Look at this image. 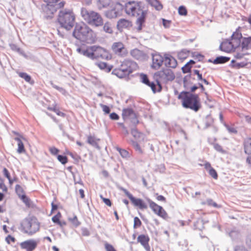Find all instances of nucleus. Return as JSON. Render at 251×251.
<instances>
[{
	"label": "nucleus",
	"mask_w": 251,
	"mask_h": 251,
	"mask_svg": "<svg viewBox=\"0 0 251 251\" xmlns=\"http://www.w3.org/2000/svg\"><path fill=\"white\" fill-rule=\"evenodd\" d=\"M164 62L166 66L175 68L177 65L176 60L172 56L166 55L164 58Z\"/></svg>",
	"instance_id": "aec40b11"
},
{
	"label": "nucleus",
	"mask_w": 251,
	"mask_h": 251,
	"mask_svg": "<svg viewBox=\"0 0 251 251\" xmlns=\"http://www.w3.org/2000/svg\"><path fill=\"white\" fill-rule=\"evenodd\" d=\"M234 53V57L236 59H241L247 54L246 50L243 49L240 46H237Z\"/></svg>",
	"instance_id": "b1692460"
},
{
	"label": "nucleus",
	"mask_w": 251,
	"mask_h": 251,
	"mask_svg": "<svg viewBox=\"0 0 251 251\" xmlns=\"http://www.w3.org/2000/svg\"><path fill=\"white\" fill-rule=\"evenodd\" d=\"M76 51L77 52L83 55L84 56H85L91 59L93 58V46H81L77 48Z\"/></svg>",
	"instance_id": "dca6fc26"
},
{
	"label": "nucleus",
	"mask_w": 251,
	"mask_h": 251,
	"mask_svg": "<svg viewBox=\"0 0 251 251\" xmlns=\"http://www.w3.org/2000/svg\"><path fill=\"white\" fill-rule=\"evenodd\" d=\"M121 190L125 194V195L130 199L133 205L141 209H146L148 208L147 203L141 199L135 198L130 194L126 189L122 188Z\"/></svg>",
	"instance_id": "9d476101"
},
{
	"label": "nucleus",
	"mask_w": 251,
	"mask_h": 251,
	"mask_svg": "<svg viewBox=\"0 0 251 251\" xmlns=\"http://www.w3.org/2000/svg\"><path fill=\"white\" fill-rule=\"evenodd\" d=\"M81 15L87 24L92 26L99 27L102 26L103 24V20L101 15L95 11L82 8L81 9Z\"/></svg>",
	"instance_id": "0eeeda50"
},
{
	"label": "nucleus",
	"mask_w": 251,
	"mask_h": 251,
	"mask_svg": "<svg viewBox=\"0 0 251 251\" xmlns=\"http://www.w3.org/2000/svg\"><path fill=\"white\" fill-rule=\"evenodd\" d=\"M240 47L245 50L251 49V37L243 38Z\"/></svg>",
	"instance_id": "bb28decb"
},
{
	"label": "nucleus",
	"mask_w": 251,
	"mask_h": 251,
	"mask_svg": "<svg viewBox=\"0 0 251 251\" xmlns=\"http://www.w3.org/2000/svg\"><path fill=\"white\" fill-rule=\"evenodd\" d=\"M187 54L184 51H180L178 54V58L180 59H184L187 57Z\"/></svg>",
	"instance_id": "bf43d9fd"
},
{
	"label": "nucleus",
	"mask_w": 251,
	"mask_h": 251,
	"mask_svg": "<svg viewBox=\"0 0 251 251\" xmlns=\"http://www.w3.org/2000/svg\"><path fill=\"white\" fill-rule=\"evenodd\" d=\"M132 26V22L125 19H121L117 23V28L119 30L129 28Z\"/></svg>",
	"instance_id": "4be33fe9"
},
{
	"label": "nucleus",
	"mask_w": 251,
	"mask_h": 251,
	"mask_svg": "<svg viewBox=\"0 0 251 251\" xmlns=\"http://www.w3.org/2000/svg\"><path fill=\"white\" fill-rule=\"evenodd\" d=\"M0 190L3 193H6L8 192V188L4 183V180L0 177Z\"/></svg>",
	"instance_id": "4c0bfd02"
},
{
	"label": "nucleus",
	"mask_w": 251,
	"mask_h": 251,
	"mask_svg": "<svg viewBox=\"0 0 251 251\" xmlns=\"http://www.w3.org/2000/svg\"><path fill=\"white\" fill-rule=\"evenodd\" d=\"M247 65V63L246 62H242L240 63L237 62L235 60H232L230 62V66L232 68L234 69H240L241 68H244Z\"/></svg>",
	"instance_id": "7c9ffc66"
},
{
	"label": "nucleus",
	"mask_w": 251,
	"mask_h": 251,
	"mask_svg": "<svg viewBox=\"0 0 251 251\" xmlns=\"http://www.w3.org/2000/svg\"><path fill=\"white\" fill-rule=\"evenodd\" d=\"M75 15L72 10L64 9L59 12L57 22L62 28L71 30L75 23Z\"/></svg>",
	"instance_id": "39448f33"
},
{
	"label": "nucleus",
	"mask_w": 251,
	"mask_h": 251,
	"mask_svg": "<svg viewBox=\"0 0 251 251\" xmlns=\"http://www.w3.org/2000/svg\"><path fill=\"white\" fill-rule=\"evenodd\" d=\"M156 195L157 196L156 199L157 201L163 202H166V199L163 196L158 195V194H156Z\"/></svg>",
	"instance_id": "e2e57ef3"
},
{
	"label": "nucleus",
	"mask_w": 251,
	"mask_h": 251,
	"mask_svg": "<svg viewBox=\"0 0 251 251\" xmlns=\"http://www.w3.org/2000/svg\"><path fill=\"white\" fill-rule=\"evenodd\" d=\"M20 228L24 233L31 235L39 230L40 223L35 217H28L22 221Z\"/></svg>",
	"instance_id": "6e6552de"
},
{
	"label": "nucleus",
	"mask_w": 251,
	"mask_h": 251,
	"mask_svg": "<svg viewBox=\"0 0 251 251\" xmlns=\"http://www.w3.org/2000/svg\"><path fill=\"white\" fill-rule=\"evenodd\" d=\"M244 152L246 154H251V137H247L243 142Z\"/></svg>",
	"instance_id": "393cba45"
},
{
	"label": "nucleus",
	"mask_w": 251,
	"mask_h": 251,
	"mask_svg": "<svg viewBox=\"0 0 251 251\" xmlns=\"http://www.w3.org/2000/svg\"><path fill=\"white\" fill-rule=\"evenodd\" d=\"M135 63L128 59L123 61H117L115 64L113 73L118 77L124 78L133 72V67Z\"/></svg>",
	"instance_id": "423d86ee"
},
{
	"label": "nucleus",
	"mask_w": 251,
	"mask_h": 251,
	"mask_svg": "<svg viewBox=\"0 0 251 251\" xmlns=\"http://www.w3.org/2000/svg\"><path fill=\"white\" fill-rule=\"evenodd\" d=\"M240 27H239L236 30L233 32L231 36V40L233 43V44L236 46H240V44L242 41V35L241 32H240L239 29Z\"/></svg>",
	"instance_id": "6ab92c4d"
},
{
	"label": "nucleus",
	"mask_w": 251,
	"mask_h": 251,
	"mask_svg": "<svg viewBox=\"0 0 251 251\" xmlns=\"http://www.w3.org/2000/svg\"><path fill=\"white\" fill-rule=\"evenodd\" d=\"M181 100L182 105L185 108H190L197 112L201 108V104L199 96L188 92H182L178 96Z\"/></svg>",
	"instance_id": "7ed1b4c3"
},
{
	"label": "nucleus",
	"mask_w": 251,
	"mask_h": 251,
	"mask_svg": "<svg viewBox=\"0 0 251 251\" xmlns=\"http://www.w3.org/2000/svg\"><path fill=\"white\" fill-rule=\"evenodd\" d=\"M236 47L237 46L233 44L231 40V41L228 40L224 41L220 45L221 50L227 52L231 51L234 49L236 48Z\"/></svg>",
	"instance_id": "412c9836"
},
{
	"label": "nucleus",
	"mask_w": 251,
	"mask_h": 251,
	"mask_svg": "<svg viewBox=\"0 0 251 251\" xmlns=\"http://www.w3.org/2000/svg\"><path fill=\"white\" fill-rule=\"evenodd\" d=\"M155 75L161 80L164 82L172 81L175 78L173 72L169 69H164L161 71H158Z\"/></svg>",
	"instance_id": "9b49d317"
},
{
	"label": "nucleus",
	"mask_w": 251,
	"mask_h": 251,
	"mask_svg": "<svg viewBox=\"0 0 251 251\" xmlns=\"http://www.w3.org/2000/svg\"><path fill=\"white\" fill-rule=\"evenodd\" d=\"M111 0H98L97 4L99 8L106 7L110 4Z\"/></svg>",
	"instance_id": "f704fd0d"
},
{
	"label": "nucleus",
	"mask_w": 251,
	"mask_h": 251,
	"mask_svg": "<svg viewBox=\"0 0 251 251\" xmlns=\"http://www.w3.org/2000/svg\"><path fill=\"white\" fill-rule=\"evenodd\" d=\"M104 247L106 251H117L114 247L108 243H105Z\"/></svg>",
	"instance_id": "3c124183"
},
{
	"label": "nucleus",
	"mask_w": 251,
	"mask_h": 251,
	"mask_svg": "<svg viewBox=\"0 0 251 251\" xmlns=\"http://www.w3.org/2000/svg\"><path fill=\"white\" fill-rule=\"evenodd\" d=\"M22 249L26 251H33L37 247V243L34 240H28L20 243Z\"/></svg>",
	"instance_id": "f3484780"
},
{
	"label": "nucleus",
	"mask_w": 251,
	"mask_h": 251,
	"mask_svg": "<svg viewBox=\"0 0 251 251\" xmlns=\"http://www.w3.org/2000/svg\"><path fill=\"white\" fill-rule=\"evenodd\" d=\"M100 106L102 108L103 111L104 112L105 114H109L110 112V109L109 106L107 105L103 104H100Z\"/></svg>",
	"instance_id": "603ef678"
},
{
	"label": "nucleus",
	"mask_w": 251,
	"mask_h": 251,
	"mask_svg": "<svg viewBox=\"0 0 251 251\" xmlns=\"http://www.w3.org/2000/svg\"><path fill=\"white\" fill-rule=\"evenodd\" d=\"M234 251H248L246 248L243 246H237L234 249Z\"/></svg>",
	"instance_id": "13d9d810"
},
{
	"label": "nucleus",
	"mask_w": 251,
	"mask_h": 251,
	"mask_svg": "<svg viewBox=\"0 0 251 251\" xmlns=\"http://www.w3.org/2000/svg\"><path fill=\"white\" fill-rule=\"evenodd\" d=\"M16 192L20 198L22 196H24L25 193L22 187L19 185H16L15 187Z\"/></svg>",
	"instance_id": "58836bf2"
},
{
	"label": "nucleus",
	"mask_w": 251,
	"mask_h": 251,
	"mask_svg": "<svg viewBox=\"0 0 251 251\" xmlns=\"http://www.w3.org/2000/svg\"><path fill=\"white\" fill-rule=\"evenodd\" d=\"M194 74L195 75H197L198 79L199 80H202L203 79L202 77V75H201V74H200L199 71H198V70H195L194 71Z\"/></svg>",
	"instance_id": "0e129e2a"
},
{
	"label": "nucleus",
	"mask_w": 251,
	"mask_h": 251,
	"mask_svg": "<svg viewBox=\"0 0 251 251\" xmlns=\"http://www.w3.org/2000/svg\"><path fill=\"white\" fill-rule=\"evenodd\" d=\"M6 241L7 242V243L9 244H10V243H14L15 241V239L14 237H12V236L11 235H8L6 238Z\"/></svg>",
	"instance_id": "4d7b16f0"
},
{
	"label": "nucleus",
	"mask_w": 251,
	"mask_h": 251,
	"mask_svg": "<svg viewBox=\"0 0 251 251\" xmlns=\"http://www.w3.org/2000/svg\"><path fill=\"white\" fill-rule=\"evenodd\" d=\"M209 175L214 179H217L218 175L216 170L213 168L209 170Z\"/></svg>",
	"instance_id": "de8ad7c7"
},
{
	"label": "nucleus",
	"mask_w": 251,
	"mask_h": 251,
	"mask_svg": "<svg viewBox=\"0 0 251 251\" xmlns=\"http://www.w3.org/2000/svg\"><path fill=\"white\" fill-rule=\"evenodd\" d=\"M122 116L124 120H126L135 116V113L132 109L126 108L123 109L122 112Z\"/></svg>",
	"instance_id": "cd10ccee"
},
{
	"label": "nucleus",
	"mask_w": 251,
	"mask_h": 251,
	"mask_svg": "<svg viewBox=\"0 0 251 251\" xmlns=\"http://www.w3.org/2000/svg\"><path fill=\"white\" fill-rule=\"evenodd\" d=\"M111 50L114 54L121 56H125L128 53L126 48L121 42H114L111 46Z\"/></svg>",
	"instance_id": "4468645a"
},
{
	"label": "nucleus",
	"mask_w": 251,
	"mask_h": 251,
	"mask_svg": "<svg viewBox=\"0 0 251 251\" xmlns=\"http://www.w3.org/2000/svg\"><path fill=\"white\" fill-rule=\"evenodd\" d=\"M178 13L180 15L186 16L187 14V11L185 7L180 6L178 8Z\"/></svg>",
	"instance_id": "8fccbe9b"
},
{
	"label": "nucleus",
	"mask_w": 251,
	"mask_h": 251,
	"mask_svg": "<svg viewBox=\"0 0 251 251\" xmlns=\"http://www.w3.org/2000/svg\"><path fill=\"white\" fill-rule=\"evenodd\" d=\"M73 36L80 42L93 44L97 39L95 32L86 24H76L73 32Z\"/></svg>",
	"instance_id": "f03ea898"
},
{
	"label": "nucleus",
	"mask_w": 251,
	"mask_h": 251,
	"mask_svg": "<svg viewBox=\"0 0 251 251\" xmlns=\"http://www.w3.org/2000/svg\"><path fill=\"white\" fill-rule=\"evenodd\" d=\"M140 78L141 82L150 87L154 93L161 91L162 87L160 83L157 82L156 84L153 82H150L147 75L142 74L140 75Z\"/></svg>",
	"instance_id": "ddd939ff"
},
{
	"label": "nucleus",
	"mask_w": 251,
	"mask_h": 251,
	"mask_svg": "<svg viewBox=\"0 0 251 251\" xmlns=\"http://www.w3.org/2000/svg\"><path fill=\"white\" fill-rule=\"evenodd\" d=\"M49 151L51 154L54 155L57 154L59 152V150L54 147L50 148Z\"/></svg>",
	"instance_id": "5fc2aeb1"
},
{
	"label": "nucleus",
	"mask_w": 251,
	"mask_h": 251,
	"mask_svg": "<svg viewBox=\"0 0 251 251\" xmlns=\"http://www.w3.org/2000/svg\"><path fill=\"white\" fill-rule=\"evenodd\" d=\"M19 76L21 78L24 79L25 81L27 82L30 83L31 80V76L25 73L20 72L18 73Z\"/></svg>",
	"instance_id": "e433bc0d"
},
{
	"label": "nucleus",
	"mask_w": 251,
	"mask_h": 251,
	"mask_svg": "<svg viewBox=\"0 0 251 251\" xmlns=\"http://www.w3.org/2000/svg\"><path fill=\"white\" fill-rule=\"evenodd\" d=\"M100 198L102 200V201L104 202V203L109 206H111L112 205V203L110 201V200L109 199L103 198L101 195L100 196Z\"/></svg>",
	"instance_id": "6e6d98bb"
},
{
	"label": "nucleus",
	"mask_w": 251,
	"mask_h": 251,
	"mask_svg": "<svg viewBox=\"0 0 251 251\" xmlns=\"http://www.w3.org/2000/svg\"><path fill=\"white\" fill-rule=\"evenodd\" d=\"M149 3L157 10H160L163 8L162 5L158 0H153Z\"/></svg>",
	"instance_id": "c9c22d12"
},
{
	"label": "nucleus",
	"mask_w": 251,
	"mask_h": 251,
	"mask_svg": "<svg viewBox=\"0 0 251 251\" xmlns=\"http://www.w3.org/2000/svg\"><path fill=\"white\" fill-rule=\"evenodd\" d=\"M20 199L23 201L25 203V204L28 207H29L31 205V202L30 200L25 195L24 196H22Z\"/></svg>",
	"instance_id": "c03bdc74"
},
{
	"label": "nucleus",
	"mask_w": 251,
	"mask_h": 251,
	"mask_svg": "<svg viewBox=\"0 0 251 251\" xmlns=\"http://www.w3.org/2000/svg\"><path fill=\"white\" fill-rule=\"evenodd\" d=\"M45 2L42 5V12L46 19H51L54 14L60 9L63 8L65 1L62 0H43Z\"/></svg>",
	"instance_id": "20e7f679"
},
{
	"label": "nucleus",
	"mask_w": 251,
	"mask_h": 251,
	"mask_svg": "<svg viewBox=\"0 0 251 251\" xmlns=\"http://www.w3.org/2000/svg\"><path fill=\"white\" fill-rule=\"evenodd\" d=\"M230 58L227 57L219 56L217 57L213 61L215 64H222L227 62L229 60Z\"/></svg>",
	"instance_id": "72a5a7b5"
},
{
	"label": "nucleus",
	"mask_w": 251,
	"mask_h": 251,
	"mask_svg": "<svg viewBox=\"0 0 251 251\" xmlns=\"http://www.w3.org/2000/svg\"><path fill=\"white\" fill-rule=\"evenodd\" d=\"M57 158L58 160L63 165L66 164L68 162V159L66 156L58 155Z\"/></svg>",
	"instance_id": "a18cd8bd"
},
{
	"label": "nucleus",
	"mask_w": 251,
	"mask_h": 251,
	"mask_svg": "<svg viewBox=\"0 0 251 251\" xmlns=\"http://www.w3.org/2000/svg\"><path fill=\"white\" fill-rule=\"evenodd\" d=\"M116 150L119 152L123 158H127L129 157V152L126 150L124 149H122L119 147L116 148Z\"/></svg>",
	"instance_id": "ea45409f"
},
{
	"label": "nucleus",
	"mask_w": 251,
	"mask_h": 251,
	"mask_svg": "<svg viewBox=\"0 0 251 251\" xmlns=\"http://www.w3.org/2000/svg\"><path fill=\"white\" fill-rule=\"evenodd\" d=\"M249 155L246 158V163L249 165V166L251 168V155Z\"/></svg>",
	"instance_id": "774afa93"
},
{
	"label": "nucleus",
	"mask_w": 251,
	"mask_h": 251,
	"mask_svg": "<svg viewBox=\"0 0 251 251\" xmlns=\"http://www.w3.org/2000/svg\"><path fill=\"white\" fill-rule=\"evenodd\" d=\"M214 148L215 150H216L217 151L220 152L222 153H226V151L225 150H224L223 148V147L218 144H215L214 145Z\"/></svg>",
	"instance_id": "09e8293b"
},
{
	"label": "nucleus",
	"mask_w": 251,
	"mask_h": 251,
	"mask_svg": "<svg viewBox=\"0 0 251 251\" xmlns=\"http://www.w3.org/2000/svg\"><path fill=\"white\" fill-rule=\"evenodd\" d=\"M103 28L104 31L107 33H112L113 32V29L111 24L108 22H106L104 24Z\"/></svg>",
	"instance_id": "a19ab883"
},
{
	"label": "nucleus",
	"mask_w": 251,
	"mask_h": 251,
	"mask_svg": "<svg viewBox=\"0 0 251 251\" xmlns=\"http://www.w3.org/2000/svg\"><path fill=\"white\" fill-rule=\"evenodd\" d=\"M164 57L159 54L155 53L152 56L151 68L154 70H159L163 65Z\"/></svg>",
	"instance_id": "2eb2a0df"
},
{
	"label": "nucleus",
	"mask_w": 251,
	"mask_h": 251,
	"mask_svg": "<svg viewBox=\"0 0 251 251\" xmlns=\"http://www.w3.org/2000/svg\"><path fill=\"white\" fill-rule=\"evenodd\" d=\"M62 215L60 212H58L55 215L52 217V221L54 223L57 224L60 227H63L66 225V222L65 221H61L60 219Z\"/></svg>",
	"instance_id": "a878e982"
},
{
	"label": "nucleus",
	"mask_w": 251,
	"mask_h": 251,
	"mask_svg": "<svg viewBox=\"0 0 251 251\" xmlns=\"http://www.w3.org/2000/svg\"><path fill=\"white\" fill-rule=\"evenodd\" d=\"M15 140L18 142V149L17 150V152L20 154L25 153V148L24 143L22 141V139L19 137H15Z\"/></svg>",
	"instance_id": "c756f323"
},
{
	"label": "nucleus",
	"mask_w": 251,
	"mask_h": 251,
	"mask_svg": "<svg viewBox=\"0 0 251 251\" xmlns=\"http://www.w3.org/2000/svg\"><path fill=\"white\" fill-rule=\"evenodd\" d=\"M130 143L132 147L135 149V150L139 154H142L144 153V151L142 149L141 146L138 143H137L136 141L131 140Z\"/></svg>",
	"instance_id": "473e14b6"
},
{
	"label": "nucleus",
	"mask_w": 251,
	"mask_h": 251,
	"mask_svg": "<svg viewBox=\"0 0 251 251\" xmlns=\"http://www.w3.org/2000/svg\"><path fill=\"white\" fill-rule=\"evenodd\" d=\"M51 211L52 212L53 211L56 210L58 208V205L56 204H54L53 202L51 204Z\"/></svg>",
	"instance_id": "338daca9"
},
{
	"label": "nucleus",
	"mask_w": 251,
	"mask_h": 251,
	"mask_svg": "<svg viewBox=\"0 0 251 251\" xmlns=\"http://www.w3.org/2000/svg\"><path fill=\"white\" fill-rule=\"evenodd\" d=\"M142 225V222L141 220L139 219V218L137 217H135L134 218V225H133V227L134 228H137L138 227H139Z\"/></svg>",
	"instance_id": "49530a36"
},
{
	"label": "nucleus",
	"mask_w": 251,
	"mask_h": 251,
	"mask_svg": "<svg viewBox=\"0 0 251 251\" xmlns=\"http://www.w3.org/2000/svg\"><path fill=\"white\" fill-rule=\"evenodd\" d=\"M137 242L140 243L147 251H151V248L149 245L150 237L147 235H139L137 239Z\"/></svg>",
	"instance_id": "a211bd4d"
},
{
	"label": "nucleus",
	"mask_w": 251,
	"mask_h": 251,
	"mask_svg": "<svg viewBox=\"0 0 251 251\" xmlns=\"http://www.w3.org/2000/svg\"><path fill=\"white\" fill-rule=\"evenodd\" d=\"M48 109H49L50 111H52L54 112L58 116L63 117L65 116V114L63 112L60 111L59 110V109L57 108L55 106L53 107H49Z\"/></svg>",
	"instance_id": "37998d69"
},
{
	"label": "nucleus",
	"mask_w": 251,
	"mask_h": 251,
	"mask_svg": "<svg viewBox=\"0 0 251 251\" xmlns=\"http://www.w3.org/2000/svg\"><path fill=\"white\" fill-rule=\"evenodd\" d=\"M97 66L101 70L109 72L112 69V66H108L106 63L100 62L97 64Z\"/></svg>",
	"instance_id": "2f4dec72"
},
{
	"label": "nucleus",
	"mask_w": 251,
	"mask_h": 251,
	"mask_svg": "<svg viewBox=\"0 0 251 251\" xmlns=\"http://www.w3.org/2000/svg\"><path fill=\"white\" fill-rule=\"evenodd\" d=\"M144 3L139 1H129L126 4L125 10L128 15L137 17L135 29L138 32L145 26L147 11L144 10Z\"/></svg>",
	"instance_id": "f257e3e1"
},
{
	"label": "nucleus",
	"mask_w": 251,
	"mask_h": 251,
	"mask_svg": "<svg viewBox=\"0 0 251 251\" xmlns=\"http://www.w3.org/2000/svg\"><path fill=\"white\" fill-rule=\"evenodd\" d=\"M148 202L150 208L155 214L165 220H167L169 218L167 212L163 207L158 205L156 203L150 199H148Z\"/></svg>",
	"instance_id": "1a4fd4ad"
},
{
	"label": "nucleus",
	"mask_w": 251,
	"mask_h": 251,
	"mask_svg": "<svg viewBox=\"0 0 251 251\" xmlns=\"http://www.w3.org/2000/svg\"><path fill=\"white\" fill-rule=\"evenodd\" d=\"M131 54L134 58L139 59L142 55V52L139 50L135 49L131 51Z\"/></svg>",
	"instance_id": "79ce46f5"
},
{
	"label": "nucleus",
	"mask_w": 251,
	"mask_h": 251,
	"mask_svg": "<svg viewBox=\"0 0 251 251\" xmlns=\"http://www.w3.org/2000/svg\"><path fill=\"white\" fill-rule=\"evenodd\" d=\"M100 138H97L94 135H89L87 136V143L89 145L93 146L94 147H95L98 149H100V146L99 145V142L100 141Z\"/></svg>",
	"instance_id": "5701e85b"
},
{
	"label": "nucleus",
	"mask_w": 251,
	"mask_h": 251,
	"mask_svg": "<svg viewBox=\"0 0 251 251\" xmlns=\"http://www.w3.org/2000/svg\"><path fill=\"white\" fill-rule=\"evenodd\" d=\"M3 174L4 176L5 177H6L7 179L11 177L8 170L6 168H3Z\"/></svg>",
	"instance_id": "052dcab7"
},
{
	"label": "nucleus",
	"mask_w": 251,
	"mask_h": 251,
	"mask_svg": "<svg viewBox=\"0 0 251 251\" xmlns=\"http://www.w3.org/2000/svg\"><path fill=\"white\" fill-rule=\"evenodd\" d=\"M163 24L165 27H168L170 25V22L165 19H163Z\"/></svg>",
	"instance_id": "69168bd1"
},
{
	"label": "nucleus",
	"mask_w": 251,
	"mask_h": 251,
	"mask_svg": "<svg viewBox=\"0 0 251 251\" xmlns=\"http://www.w3.org/2000/svg\"><path fill=\"white\" fill-rule=\"evenodd\" d=\"M119 9H121V5L117 3L111 10L107 12V14H110L111 17H116L119 14Z\"/></svg>",
	"instance_id": "c85d7f7f"
},
{
	"label": "nucleus",
	"mask_w": 251,
	"mask_h": 251,
	"mask_svg": "<svg viewBox=\"0 0 251 251\" xmlns=\"http://www.w3.org/2000/svg\"><path fill=\"white\" fill-rule=\"evenodd\" d=\"M111 56L108 50L100 46H93V58H102L108 59Z\"/></svg>",
	"instance_id": "f8f14e48"
},
{
	"label": "nucleus",
	"mask_w": 251,
	"mask_h": 251,
	"mask_svg": "<svg viewBox=\"0 0 251 251\" xmlns=\"http://www.w3.org/2000/svg\"><path fill=\"white\" fill-rule=\"evenodd\" d=\"M110 118L112 120H117L119 119V116L116 113H112L109 115Z\"/></svg>",
	"instance_id": "680f3d73"
},
{
	"label": "nucleus",
	"mask_w": 251,
	"mask_h": 251,
	"mask_svg": "<svg viewBox=\"0 0 251 251\" xmlns=\"http://www.w3.org/2000/svg\"><path fill=\"white\" fill-rule=\"evenodd\" d=\"M201 166H203L205 169L208 171L209 172V170L213 168V167L211 166V164L207 161H205L203 165H200Z\"/></svg>",
	"instance_id": "864d4df0"
}]
</instances>
